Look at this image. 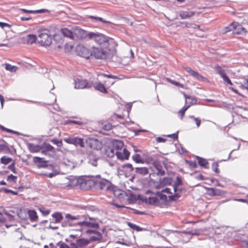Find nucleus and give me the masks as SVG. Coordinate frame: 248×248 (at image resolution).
Listing matches in <instances>:
<instances>
[{"mask_svg":"<svg viewBox=\"0 0 248 248\" xmlns=\"http://www.w3.org/2000/svg\"><path fill=\"white\" fill-rule=\"evenodd\" d=\"M73 185L78 186L80 189L89 190L93 187V176H81L73 180Z\"/></svg>","mask_w":248,"mask_h":248,"instance_id":"obj_1","label":"nucleus"},{"mask_svg":"<svg viewBox=\"0 0 248 248\" xmlns=\"http://www.w3.org/2000/svg\"><path fill=\"white\" fill-rule=\"evenodd\" d=\"M93 187L96 189L101 190L106 189L109 191L113 187V184L109 181L102 178L100 175L93 176Z\"/></svg>","mask_w":248,"mask_h":248,"instance_id":"obj_2","label":"nucleus"},{"mask_svg":"<svg viewBox=\"0 0 248 248\" xmlns=\"http://www.w3.org/2000/svg\"><path fill=\"white\" fill-rule=\"evenodd\" d=\"M70 244L68 245L65 243L62 244L60 248H87L91 243V240L87 238H78L74 241L70 240Z\"/></svg>","mask_w":248,"mask_h":248,"instance_id":"obj_3","label":"nucleus"},{"mask_svg":"<svg viewBox=\"0 0 248 248\" xmlns=\"http://www.w3.org/2000/svg\"><path fill=\"white\" fill-rule=\"evenodd\" d=\"M110 52L109 46L93 47V55L98 59H104L108 57Z\"/></svg>","mask_w":248,"mask_h":248,"instance_id":"obj_4","label":"nucleus"},{"mask_svg":"<svg viewBox=\"0 0 248 248\" xmlns=\"http://www.w3.org/2000/svg\"><path fill=\"white\" fill-rule=\"evenodd\" d=\"M50 31L47 29H42L38 35V43L43 46H50L52 41L51 36L49 34Z\"/></svg>","mask_w":248,"mask_h":248,"instance_id":"obj_5","label":"nucleus"},{"mask_svg":"<svg viewBox=\"0 0 248 248\" xmlns=\"http://www.w3.org/2000/svg\"><path fill=\"white\" fill-rule=\"evenodd\" d=\"M88 38L91 40H93L99 46H109L108 40L102 34L92 32H89L88 33Z\"/></svg>","mask_w":248,"mask_h":248,"instance_id":"obj_6","label":"nucleus"},{"mask_svg":"<svg viewBox=\"0 0 248 248\" xmlns=\"http://www.w3.org/2000/svg\"><path fill=\"white\" fill-rule=\"evenodd\" d=\"M65 142L68 144H73L76 146H79L81 148L85 147L84 140L74 135L64 139Z\"/></svg>","mask_w":248,"mask_h":248,"instance_id":"obj_7","label":"nucleus"},{"mask_svg":"<svg viewBox=\"0 0 248 248\" xmlns=\"http://www.w3.org/2000/svg\"><path fill=\"white\" fill-rule=\"evenodd\" d=\"M76 53L78 55L86 59H89L93 56V50L91 51L89 48L81 44L77 46Z\"/></svg>","mask_w":248,"mask_h":248,"instance_id":"obj_8","label":"nucleus"},{"mask_svg":"<svg viewBox=\"0 0 248 248\" xmlns=\"http://www.w3.org/2000/svg\"><path fill=\"white\" fill-rule=\"evenodd\" d=\"M109 191L113 192L114 196L117 198L120 202H125V199H127V193L113 185L112 188L109 190Z\"/></svg>","mask_w":248,"mask_h":248,"instance_id":"obj_9","label":"nucleus"},{"mask_svg":"<svg viewBox=\"0 0 248 248\" xmlns=\"http://www.w3.org/2000/svg\"><path fill=\"white\" fill-rule=\"evenodd\" d=\"M144 201L150 204L158 205L159 204V200L156 193H150V191L146 193Z\"/></svg>","mask_w":248,"mask_h":248,"instance_id":"obj_10","label":"nucleus"},{"mask_svg":"<svg viewBox=\"0 0 248 248\" xmlns=\"http://www.w3.org/2000/svg\"><path fill=\"white\" fill-rule=\"evenodd\" d=\"M92 85L86 79L77 78L74 81V87L76 89H89Z\"/></svg>","mask_w":248,"mask_h":248,"instance_id":"obj_11","label":"nucleus"},{"mask_svg":"<svg viewBox=\"0 0 248 248\" xmlns=\"http://www.w3.org/2000/svg\"><path fill=\"white\" fill-rule=\"evenodd\" d=\"M184 69L188 73H189L191 76L194 77L196 78V79L200 80V81H205L207 82H209V81L205 77H203L201 75H200L198 72L195 71L189 67H184Z\"/></svg>","mask_w":248,"mask_h":248,"instance_id":"obj_12","label":"nucleus"},{"mask_svg":"<svg viewBox=\"0 0 248 248\" xmlns=\"http://www.w3.org/2000/svg\"><path fill=\"white\" fill-rule=\"evenodd\" d=\"M90 220L91 221H83L78 222L76 223V225L79 226L83 229L84 227L93 228V229H97L99 228V225L95 221H92V219L90 218Z\"/></svg>","mask_w":248,"mask_h":248,"instance_id":"obj_13","label":"nucleus"},{"mask_svg":"<svg viewBox=\"0 0 248 248\" xmlns=\"http://www.w3.org/2000/svg\"><path fill=\"white\" fill-rule=\"evenodd\" d=\"M73 34L74 40L75 38L82 39L88 38V33H87L84 30L78 27H74Z\"/></svg>","mask_w":248,"mask_h":248,"instance_id":"obj_14","label":"nucleus"},{"mask_svg":"<svg viewBox=\"0 0 248 248\" xmlns=\"http://www.w3.org/2000/svg\"><path fill=\"white\" fill-rule=\"evenodd\" d=\"M124 143L119 140H116L113 143V148L110 149L111 151V156H114L117 151L122 150L124 149Z\"/></svg>","mask_w":248,"mask_h":248,"instance_id":"obj_15","label":"nucleus"},{"mask_svg":"<svg viewBox=\"0 0 248 248\" xmlns=\"http://www.w3.org/2000/svg\"><path fill=\"white\" fill-rule=\"evenodd\" d=\"M115 154L119 159L124 160H127L128 159L130 153L125 148H124L122 150L117 151Z\"/></svg>","mask_w":248,"mask_h":248,"instance_id":"obj_16","label":"nucleus"},{"mask_svg":"<svg viewBox=\"0 0 248 248\" xmlns=\"http://www.w3.org/2000/svg\"><path fill=\"white\" fill-rule=\"evenodd\" d=\"M61 33L64 36L74 40V27L71 29L67 28H63L61 29Z\"/></svg>","mask_w":248,"mask_h":248,"instance_id":"obj_17","label":"nucleus"},{"mask_svg":"<svg viewBox=\"0 0 248 248\" xmlns=\"http://www.w3.org/2000/svg\"><path fill=\"white\" fill-rule=\"evenodd\" d=\"M54 152V148L49 143H45L43 144L41 150L42 154L47 155H49V153H53Z\"/></svg>","mask_w":248,"mask_h":248,"instance_id":"obj_18","label":"nucleus"},{"mask_svg":"<svg viewBox=\"0 0 248 248\" xmlns=\"http://www.w3.org/2000/svg\"><path fill=\"white\" fill-rule=\"evenodd\" d=\"M234 29L233 31V33L234 34H240L243 33V32L246 33V29L242 26L241 25L239 24L237 22H234Z\"/></svg>","mask_w":248,"mask_h":248,"instance_id":"obj_19","label":"nucleus"},{"mask_svg":"<svg viewBox=\"0 0 248 248\" xmlns=\"http://www.w3.org/2000/svg\"><path fill=\"white\" fill-rule=\"evenodd\" d=\"M27 214L31 221L36 222L38 220V217L34 210H29L27 211Z\"/></svg>","mask_w":248,"mask_h":248,"instance_id":"obj_20","label":"nucleus"},{"mask_svg":"<svg viewBox=\"0 0 248 248\" xmlns=\"http://www.w3.org/2000/svg\"><path fill=\"white\" fill-rule=\"evenodd\" d=\"M93 87L96 90H97L102 93H108L104 85L100 82L95 83L93 85Z\"/></svg>","mask_w":248,"mask_h":248,"instance_id":"obj_21","label":"nucleus"},{"mask_svg":"<svg viewBox=\"0 0 248 248\" xmlns=\"http://www.w3.org/2000/svg\"><path fill=\"white\" fill-rule=\"evenodd\" d=\"M153 165L154 167L157 170V173L161 175H163L165 174V171L162 170V166L160 163V162L158 161H155Z\"/></svg>","mask_w":248,"mask_h":248,"instance_id":"obj_22","label":"nucleus"},{"mask_svg":"<svg viewBox=\"0 0 248 248\" xmlns=\"http://www.w3.org/2000/svg\"><path fill=\"white\" fill-rule=\"evenodd\" d=\"M208 194L211 196H220L222 194L221 190L214 188H209L207 190Z\"/></svg>","mask_w":248,"mask_h":248,"instance_id":"obj_23","label":"nucleus"},{"mask_svg":"<svg viewBox=\"0 0 248 248\" xmlns=\"http://www.w3.org/2000/svg\"><path fill=\"white\" fill-rule=\"evenodd\" d=\"M52 217L55 219V222L58 223L63 219V216L60 212H55L52 215Z\"/></svg>","mask_w":248,"mask_h":248,"instance_id":"obj_24","label":"nucleus"},{"mask_svg":"<svg viewBox=\"0 0 248 248\" xmlns=\"http://www.w3.org/2000/svg\"><path fill=\"white\" fill-rule=\"evenodd\" d=\"M36 36L34 34H29L26 38V42L28 44H32L36 42Z\"/></svg>","mask_w":248,"mask_h":248,"instance_id":"obj_25","label":"nucleus"},{"mask_svg":"<svg viewBox=\"0 0 248 248\" xmlns=\"http://www.w3.org/2000/svg\"><path fill=\"white\" fill-rule=\"evenodd\" d=\"M162 192L164 193L167 194V195L168 196L169 199L170 200H176V197L178 198L179 197L178 196H176L175 195H173L172 194L170 191V189L169 188H165L162 191Z\"/></svg>","mask_w":248,"mask_h":248,"instance_id":"obj_26","label":"nucleus"},{"mask_svg":"<svg viewBox=\"0 0 248 248\" xmlns=\"http://www.w3.org/2000/svg\"><path fill=\"white\" fill-rule=\"evenodd\" d=\"M135 171L136 173L143 175L148 173V169L146 167L136 168Z\"/></svg>","mask_w":248,"mask_h":248,"instance_id":"obj_27","label":"nucleus"},{"mask_svg":"<svg viewBox=\"0 0 248 248\" xmlns=\"http://www.w3.org/2000/svg\"><path fill=\"white\" fill-rule=\"evenodd\" d=\"M214 68L216 70L217 73L221 77H223V75H226L225 70L219 65H215Z\"/></svg>","mask_w":248,"mask_h":248,"instance_id":"obj_28","label":"nucleus"},{"mask_svg":"<svg viewBox=\"0 0 248 248\" xmlns=\"http://www.w3.org/2000/svg\"><path fill=\"white\" fill-rule=\"evenodd\" d=\"M157 197L159 200V201H161L162 202H166L168 201L169 197L167 195L161 192V193H157ZM160 202H159V203Z\"/></svg>","mask_w":248,"mask_h":248,"instance_id":"obj_29","label":"nucleus"},{"mask_svg":"<svg viewBox=\"0 0 248 248\" xmlns=\"http://www.w3.org/2000/svg\"><path fill=\"white\" fill-rule=\"evenodd\" d=\"M10 151V149L7 143L0 144V152L9 153Z\"/></svg>","mask_w":248,"mask_h":248,"instance_id":"obj_30","label":"nucleus"},{"mask_svg":"<svg viewBox=\"0 0 248 248\" xmlns=\"http://www.w3.org/2000/svg\"><path fill=\"white\" fill-rule=\"evenodd\" d=\"M94 235L90 237V239H89L90 240H91V242L92 241H95L96 240H100L102 238V234L100 232L96 231L94 233Z\"/></svg>","mask_w":248,"mask_h":248,"instance_id":"obj_31","label":"nucleus"},{"mask_svg":"<svg viewBox=\"0 0 248 248\" xmlns=\"http://www.w3.org/2000/svg\"><path fill=\"white\" fill-rule=\"evenodd\" d=\"M197 158L198 161V163L201 166L206 168H207V166L208 165V162L206 159L199 156H197Z\"/></svg>","mask_w":248,"mask_h":248,"instance_id":"obj_32","label":"nucleus"},{"mask_svg":"<svg viewBox=\"0 0 248 248\" xmlns=\"http://www.w3.org/2000/svg\"><path fill=\"white\" fill-rule=\"evenodd\" d=\"M63 164L70 168H73L75 167V163L72 160H69L66 157L63 158Z\"/></svg>","mask_w":248,"mask_h":248,"instance_id":"obj_33","label":"nucleus"},{"mask_svg":"<svg viewBox=\"0 0 248 248\" xmlns=\"http://www.w3.org/2000/svg\"><path fill=\"white\" fill-rule=\"evenodd\" d=\"M13 159L6 156H2L0 158V162L4 165H7L13 162Z\"/></svg>","mask_w":248,"mask_h":248,"instance_id":"obj_34","label":"nucleus"},{"mask_svg":"<svg viewBox=\"0 0 248 248\" xmlns=\"http://www.w3.org/2000/svg\"><path fill=\"white\" fill-rule=\"evenodd\" d=\"M29 149L31 152L36 153L39 152L41 150V148L38 145L30 144L29 146Z\"/></svg>","mask_w":248,"mask_h":248,"instance_id":"obj_35","label":"nucleus"},{"mask_svg":"<svg viewBox=\"0 0 248 248\" xmlns=\"http://www.w3.org/2000/svg\"><path fill=\"white\" fill-rule=\"evenodd\" d=\"M194 15L193 12H190L189 13H183L180 14V16L182 19H186L190 17L191 16Z\"/></svg>","mask_w":248,"mask_h":248,"instance_id":"obj_36","label":"nucleus"},{"mask_svg":"<svg viewBox=\"0 0 248 248\" xmlns=\"http://www.w3.org/2000/svg\"><path fill=\"white\" fill-rule=\"evenodd\" d=\"M79 216H73L70 214H67L65 217L68 219V222L71 220H78L79 219Z\"/></svg>","mask_w":248,"mask_h":248,"instance_id":"obj_37","label":"nucleus"},{"mask_svg":"<svg viewBox=\"0 0 248 248\" xmlns=\"http://www.w3.org/2000/svg\"><path fill=\"white\" fill-rule=\"evenodd\" d=\"M185 163L191 169H194L197 167V164L195 161L185 160Z\"/></svg>","mask_w":248,"mask_h":248,"instance_id":"obj_38","label":"nucleus"},{"mask_svg":"<svg viewBox=\"0 0 248 248\" xmlns=\"http://www.w3.org/2000/svg\"><path fill=\"white\" fill-rule=\"evenodd\" d=\"M5 69L11 72H16L17 69L16 66H13L9 63L5 64Z\"/></svg>","mask_w":248,"mask_h":248,"instance_id":"obj_39","label":"nucleus"},{"mask_svg":"<svg viewBox=\"0 0 248 248\" xmlns=\"http://www.w3.org/2000/svg\"><path fill=\"white\" fill-rule=\"evenodd\" d=\"M96 142V140L92 138H88L85 141L86 143L91 148H93V144L95 143Z\"/></svg>","mask_w":248,"mask_h":248,"instance_id":"obj_40","label":"nucleus"},{"mask_svg":"<svg viewBox=\"0 0 248 248\" xmlns=\"http://www.w3.org/2000/svg\"><path fill=\"white\" fill-rule=\"evenodd\" d=\"M17 215L19 217H20L22 219L25 220L26 219V212L25 210L20 209L17 212Z\"/></svg>","mask_w":248,"mask_h":248,"instance_id":"obj_41","label":"nucleus"},{"mask_svg":"<svg viewBox=\"0 0 248 248\" xmlns=\"http://www.w3.org/2000/svg\"><path fill=\"white\" fill-rule=\"evenodd\" d=\"M67 124H76L79 125H82L84 124V123L81 121H75V120H69L66 122Z\"/></svg>","mask_w":248,"mask_h":248,"instance_id":"obj_42","label":"nucleus"},{"mask_svg":"<svg viewBox=\"0 0 248 248\" xmlns=\"http://www.w3.org/2000/svg\"><path fill=\"white\" fill-rule=\"evenodd\" d=\"M50 141L56 144L58 147H61L63 145L62 140H58L56 139H52L50 140Z\"/></svg>","mask_w":248,"mask_h":248,"instance_id":"obj_43","label":"nucleus"},{"mask_svg":"<svg viewBox=\"0 0 248 248\" xmlns=\"http://www.w3.org/2000/svg\"><path fill=\"white\" fill-rule=\"evenodd\" d=\"M167 80L170 83L174 85H175V86H178V87H180L181 88H184V85L183 84H181V83H180L177 81H174L170 78H167Z\"/></svg>","mask_w":248,"mask_h":248,"instance_id":"obj_44","label":"nucleus"},{"mask_svg":"<svg viewBox=\"0 0 248 248\" xmlns=\"http://www.w3.org/2000/svg\"><path fill=\"white\" fill-rule=\"evenodd\" d=\"M189 106L183 107L178 112V113L181 115V119H182L186 110L189 108Z\"/></svg>","mask_w":248,"mask_h":248,"instance_id":"obj_45","label":"nucleus"},{"mask_svg":"<svg viewBox=\"0 0 248 248\" xmlns=\"http://www.w3.org/2000/svg\"><path fill=\"white\" fill-rule=\"evenodd\" d=\"M54 40L56 42H58L60 44H62L63 43V39L61 36L60 34H56L54 35Z\"/></svg>","mask_w":248,"mask_h":248,"instance_id":"obj_46","label":"nucleus"},{"mask_svg":"<svg viewBox=\"0 0 248 248\" xmlns=\"http://www.w3.org/2000/svg\"><path fill=\"white\" fill-rule=\"evenodd\" d=\"M17 180V176H15L13 174L9 175L7 179V180L10 182H13L16 183Z\"/></svg>","mask_w":248,"mask_h":248,"instance_id":"obj_47","label":"nucleus"},{"mask_svg":"<svg viewBox=\"0 0 248 248\" xmlns=\"http://www.w3.org/2000/svg\"><path fill=\"white\" fill-rule=\"evenodd\" d=\"M133 159L136 163H140L142 162V159L140 155L139 154H135L132 156Z\"/></svg>","mask_w":248,"mask_h":248,"instance_id":"obj_48","label":"nucleus"},{"mask_svg":"<svg viewBox=\"0 0 248 248\" xmlns=\"http://www.w3.org/2000/svg\"><path fill=\"white\" fill-rule=\"evenodd\" d=\"M189 117L190 119H193L195 121V122L196 124V125H197V127H199L200 126L201 123V120L200 118H196V117H194V116H190Z\"/></svg>","mask_w":248,"mask_h":248,"instance_id":"obj_49","label":"nucleus"},{"mask_svg":"<svg viewBox=\"0 0 248 248\" xmlns=\"http://www.w3.org/2000/svg\"><path fill=\"white\" fill-rule=\"evenodd\" d=\"M0 129L3 131L6 132L7 133H13V134H16V132L13 130L7 128L3 126V125H1L0 124Z\"/></svg>","mask_w":248,"mask_h":248,"instance_id":"obj_50","label":"nucleus"},{"mask_svg":"<svg viewBox=\"0 0 248 248\" xmlns=\"http://www.w3.org/2000/svg\"><path fill=\"white\" fill-rule=\"evenodd\" d=\"M128 225L132 229L136 230L137 231H140L141 230V229L136 224H133L132 223H128Z\"/></svg>","mask_w":248,"mask_h":248,"instance_id":"obj_51","label":"nucleus"},{"mask_svg":"<svg viewBox=\"0 0 248 248\" xmlns=\"http://www.w3.org/2000/svg\"><path fill=\"white\" fill-rule=\"evenodd\" d=\"M234 22L231 23L228 27L225 28V32L233 31L234 29Z\"/></svg>","mask_w":248,"mask_h":248,"instance_id":"obj_52","label":"nucleus"},{"mask_svg":"<svg viewBox=\"0 0 248 248\" xmlns=\"http://www.w3.org/2000/svg\"><path fill=\"white\" fill-rule=\"evenodd\" d=\"M127 199H125V202H131L136 200L135 196L131 193H127Z\"/></svg>","mask_w":248,"mask_h":248,"instance_id":"obj_53","label":"nucleus"},{"mask_svg":"<svg viewBox=\"0 0 248 248\" xmlns=\"http://www.w3.org/2000/svg\"><path fill=\"white\" fill-rule=\"evenodd\" d=\"M40 212L44 216H47L50 213V210L49 209H46L45 208H40L39 209Z\"/></svg>","mask_w":248,"mask_h":248,"instance_id":"obj_54","label":"nucleus"},{"mask_svg":"<svg viewBox=\"0 0 248 248\" xmlns=\"http://www.w3.org/2000/svg\"><path fill=\"white\" fill-rule=\"evenodd\" d=\"M20 11L26 14H33L40 13L39 11L28 10L25 9H20Z\"/></svg>","mask_w":248,"mask_h":248,"instance_id":"obj_55","label":"nucleus"},{"mask_svg":"<svg viewBox=\"0 0 248 248\" xmlns=\"http://www.w3.org/2000/svg\"><path fill=\"white\" fill-rule=\"evenodd\" d=\"M224 81L226 83H227V84H229L230 85H232V82H231V80L230 79V78H229V77L227 76V75H223V77H221Z\"/></svg>","mask_w":248,"mask_h":248,"instance_id":"obj_56","label":"nucleus"},{"mask_svg":"<svg viewBox=\"0 0 248 248\" xmlns=\"http://www.w3.org/2000/svg\"><path fill=\"white\" fill-rule=\"evenodd\" d=\"M218 164L217 163L213 164L212 165L213 170L214 171H215L216 173L219 172V170L218 169Z\"/></svg>","mask_w":248,"mask_h":248,"instance_id":"obj_57","label":"nucleus"},{"mask_svg":"<svg viewBox=\"0 0 248 248\" xmlns=\"http://www.w3.org/2000/svg\"><path fill=\"white\" fill-rule=\"evenodd\" d=\"M103 76L105 77L110 78L118 79H120V78H118L117 76L112 75H108V74H103Z\"/></svg>","mask_w":248,"mask_h":248,"instance_id":"obj_58","label":"nucleus"},{"mask_svg":"<svg viewBox=\"0 0 248 248\" xmlns=\"http://www.w3.org/2000/svg\"><path fill=\"white\" fill-rule=\"evenodd\" d=\"M116 119H124V116H122V115H117V114H113V115H112L111 116V119L112 120H113Z\"/></svg>","mask_w":248,"mask_h":248,"instance_id":"obj_59","label":"nucleus"},{"mask_svg":"<svg viewBox=\"0 0 248 248\" xmlns=\"http://www.w3.org/2000/svg\"><path fill=\"white\" fill-rule=\"evenodd\" d=\"M3 190L4 191V192L5 193H11V194H12L13 195H17L18 194L17 192L14 191H13V190H10V189H6V188H4Z\"/></svg>","mask_w":248,"mask_h":248,"instance_id":"obj_60","label":"nucleus"},{"mask_svg":"<svg viewBox=\"0 0 248 248\" xmlns=\"http://www.w3.org/2000/svg\"><path fill=\"white\" fill-rule=\"evenodd\" d=\"M8 169L11 170L14 173H16L14 162H13L12 164L8 166Z\"/></svg>","mask_w":248,"mask_h":248,"instance_id":"obj_61","label":"nucleus"},{"mask_svg":"<svg viewBox=\"0 0 248 248\" xmlns=\"http://www.w3.org/2000/svg\"><path fill=\"white\" fill-rule=\"evenodd\" d=\"M43 158H40L39 157L35 156L33 158V161L34 163H40L41 160L43 159Z\"/></svg>","mask_w":248,"mask_h":248,"instance_id":"obj_62","label":"nucleus"},{"mask_svg":"<svg viewBox=\"0 0 248 248\" xmlns=\"http://www.w3.org/2000/svg\"><path fill=\"white\" fill-rule=\"evenodd\" d=\"M90 163L94 167L97 166V161L96 159H93L90 160Z\"/></svg>","mask_w":248,"mask_h":248,"instance_id":"obj_63","label":"nucleus"},{"mask_svg":"<svg viewBox=\"0 0 248 248\" xmlns=\"http://www.w3.org/2000/svg\"><path fill=\"white\" fill-rule=\"evenodd\" d=\"M156 141L157 142H165L166 141V139L161 137H158L156 139Z\"/></svg>","mask_w":248,"mask_h":248,"instance_id":"obj_64","label":"nucleus"}]
</instances>
